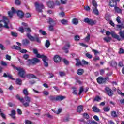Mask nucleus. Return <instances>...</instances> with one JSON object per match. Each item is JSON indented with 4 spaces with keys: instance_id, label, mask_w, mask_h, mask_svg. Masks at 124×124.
I'll list each match as a JSON object with an SVG mask.
<instances>
[{
    "instance_id": "obj_36",
    "label": "nucleus",
    "mask_w": 124,
    "mask_h": 124,
    "mask_svg": "<svg viewBox=\"0 0 124 124\" xmlns=\"http://www.w3.org/2000/svg\"><path fill=\"white\" fill-rule=\"evenodd\" d=\"M72 23L74 24V25H78L79 21L77 18H74L72 19Z\"/></svg>"
},
{
    "instance_id": "obj_29",
    "label": "nucleus",
    "mask_w": 124,
    "mask_h": 124,
    "mask_svg": "<svg viewBox=\"0 0 124 124\" xmlns=\"http://www.w3.org/2000/svg\"><path fill=\"white\" fill-rule=\"evenodd\" d=\"M26 62H27V65H28V66H30V65H34V64L32 63V62H33L32 59H28Z\"/></svg>"
},
{
    "instance_id": "obj_28",
    "label": "nucleus",
    "mask_w": 124,
    "mask_h": 124,
    "mask_svg": "<svg viewBox=\"0 0 124 124\" xmlns=\"http://www.w3.org/2000/svg\"><path fill=\"white\" fill-rule=\"evenodd\" d=\"M92 109L94 113H99L100 112V110L97 107L93 106L92 107Z\"/></svg>"
},
{
    "instance_id": "obj_14",
    "label": "nucleus",
    "mask_w": 124,
    "mask_h": 124,
    "mask_svg": "<svg viewBox=\"0 0 124 124\" xmlns=\"http://www.w3.org/2000/svg\"><path fill=\"white\" fill-rule=\"evenodd\" d=\"M63 99H65V96H62V95H58L56 96V101H62V100H63Z\"/></svg>"
},
{
    "instance_id": "obj_31",
    "label": "nucleus",
    "mask_w": 124,
    "mask_h": 124,
    "mask_svg": "<svg viewBox=\"0 0 124 124\" xmlns=\"http://www.w3.org/2000/svg\"><path fill=\"white\" fill-rule=\"evenodd\" d=\"M111 116L113 118H118V114H117V112L115 111H112L111 112Z\"/></svg>"
},
{
    "instance_id": "obj_59",
    "label": "nucleus",
    "mask_w": 124,
    "mask_h": 124,
    "mask_svg": "<svg viewBox=\"0 0 124 124\" xmlns=\"http://www.w3.org/2000/svg\"><path fill=\"white\" fill-rule=\"evenodd\" d=\"M118 66L119 67H123L124 66V63L122 61H120L118 63Z\"/></svg>"
},
{
    "instance_id": "obj_30",
    "label": "nucleus",
    "mask_w": 124,
    "mask_h": 124,
    "mask_svg": "<svg viewBox=\"0 0 124 124\" xmlns=\"http://www.w3.org/2000/svg\"><path fill=\"white\" fill-rule=\"evenodd\" d=\"M92 9L95 15H99V12L98 11V9H97V7L92 8Z\"/></svg>"
},
{
    "instance_id": "obj_27",
    "label": "nucleus",
    "mask_w": 124,
    "mask_h": 124,
    "mask_svg": "<svg viewBox=\"0 0 124 124\" xmlns=\"http://www.w3.org/2000/svg\"><path fill=\"white\" fill-rule=\"evenodd\" d=\"M32 60L33 61L32 64H34V65L35 64V63H38L40 62V60L37 58H34Z\"/></svg>"
},
{
    "instance_id": "obj_48",
    "label": "nucleus",
    "mask_w": 124,
    "mask_h": 124,
    "mask_svg": "<svg viewBox=\"0 0 124 124\" xmlns=\"http://www.w3.org/2000/svg\"><path fill=\"white\" fill-rule=\"evenodd\" d=\"M19 31L21 32V33H24L25 32V30L24 29V28L23 27H20L19 28Z\"/></svg>"
},
{
    "instance_id": "obj_23",
    "label": "nucleus",
    "mask_w": 124,
    "mask_h": 124,
    "mask_svg": "<svg viewBox=\"0 0 124 124\" xmlns=\"http://www.w3.org/2000/svg\"><path fill=\"white\" fill-rule=\"evenodd\" d=\"M83 110H84V107L82 105H80L78 106L77 108V112L78 113H81L83 112Z\"/></svg>"
},
{
    "instance_id": "obj_55",
    "label": "nucleus",
    "mask_w": 124,
    "mask_h": 124,
    "mask_svg": "<svg viewBox=\"0 0 124 124\" xmlns=\"http://www.w3.org/2000/svg\"><path fill=\"white\" fill-rule=\"evenodd\" d=\"M63 50H64V52L66 53V54H67V53L69 52L68 48H66V46H64L63 47Z\"/></svg>"
},
{
    "instance_id": "obj_46",
    "label": "nucleus",
    "mask_w": 124,
    "mask_h": 124,
    "mask_svg": "<svg viewBox=\"0 0 124 124\" xmlns=\"http://www.w3.org/2000/svg\"><path fill=\"white\" fill-rule=\"evenodd\" d=\"M61 23H62V25H66V24H67V20L65 19H62L61 20Z\"/></svg>"
},
{
    "instance_id": "obj_10",
    "label": "nucleus",
    "mask_w": 124,
    "mask_h": 124,
    "mask_svg": "<svg viewBox=\"0 0 124 124\" xmlns=\"http://www.w3.org/2000/svg\"><path fill=\"white\" fill-rule=\"evenodd\" d=\"M16 13L19 19H23V18L25 17V13H24V12L22 10L16 11Z\"/></svg>"
},
{
    "instance_id": "obj_60",
    "label": "nucleus",
    "mask_w": 124,
    "mask_h": 124,
    "mask_svg": "<svg viewBox=\"0 0 124 124\" xmlns=\"http://www.w3.org/2000/svg\"><path fill=\"white\" fill-rule=\"evenodd\" d=\"M62 108H58V111L56 112V114L57 115H59V114H61V113H62Z\"/></svg>"
},
{
    "instance_id": "obj_7",
    "label": "nucleus",
    "mask_w": 124,
    "mask_h": 124,
    "mask_svg": "<svg viewBox=\"0 0 124 124\" xmlns=\"http://www.w3.org/2000/svg\"><path fill=\"white\" fill-rule=\"evenodd\" d=\"M97 82L98 84H105L106 81L109 82L110 81V78L108 77L103 78L102 77H99L97 78Z\"/></svg>"
},
{
    "instance_id": "obj_6",
    "label": "nucleus",
    "mask_w": 124,
    "mask_h": 124,
    "mask_svg": "<svg viewBox=\"0 0 124 124\" xmlns=\"http://www.w3.org/2000/svg\"><path fill=\"white\" fill-rule=\"evenodd\" d=\"M26 36L30 41H36L37 43H41V40L39 39L37 35H35L34 37H33L31 34V33H27Z\"/></svg>"
},
{
    "instance_id": "obj_32",
    "label": "nucleus",
    "mask_w": 124,
    "mask_h": 124,
    "mask_svg": "<svg viewBox=\"0 0 124 124\" xmlns=\"http://www.w3.org/2000/svg\"><path fill=\"white\" fill-rule=\"evenodd\" d=\"M12 48V49H15V50H17V51H20L21 50V47L16 45L13 46Z\"/></svg>"
},
{
    "instance_id": "obj_61",
    "label": "nucleus",
    "mask_w": 124,
    "mask_h": 124,
    "mask_svg": "<svg viewBox=\"0 0 124 124\" xmlns=\"http://www.w3.org/2000/svg\"><path fill=\"white\" fill-rule=\"evenodd\" d=\"M25 31L27 32H31V30L30 28H25Z\"/></svg>"
},
{
    "instance_id": "obj_40",
    "label": "nucleus",
    "mask_w": 124,
    "mask_h": 124,
    "mask_svg": "<svg viewBox=\"0 0 124 124\" xmlns=\"http://www.w3.org/2000/svg\"><path fill=\"white\" fill-rule=\"evenodd\" d=\"M99 100H101V98L99 96H96L93 101H97L98 102Z\"/></svg>"
},
{
    "instance_id": "obj_64",
    "label": "nucleus",
    "mask_w": 124,
    "mask_h": 124,
    "mask_svg": "<svg viewBox=\"0 0 124 124\" xmlns=\"http://www.w3.org/2000/svg\"><path fill=\"white\" fill-rule=\"evenodd\" d=\"M25 123L26 124H32V122H31V121H30V120H27L25 121Z\"/></svg>"
},
{
    "instance_id": "obj_9",
    "label": "nucleus",
    "mask_w": 124,
    "mask_h": 124,
    "mask_svg": "<svg viewBox=\"0 0 124 124\" xmlns=\"http://www.w3.org/2000/svg\"><path fill=\"white\" fill-rule=\"evenodd\" d=\"M84 22L89 25H91V26H93V25L96 24V20L93 21V19H91L89 18H85L84 20Z\"/></svg>"
},
{
    "instance_id": "obj_33",
    "label": "nucleus",
    "mask_w": 124,
    "mask_h": 124,
    "mask_svg": "<svg viewBox=\"0 0 124 124\" xmlns=\"http://www.w3.org/2000/svg\"><path fill=\"white\" fill-rule=\"evenodd\" d=\"M16 84H17V85H19V86H21V85H22V79L20 78L16 79Z\"/></svg>"
},
{
    "instance_id": "obj_34",
    "label": "nucleus",
    "mask_w": 124,
    "mask_h": 124,
    "mask_svg": "<svg viewBox=\"0 0 124 124\" xmlns=\"http://www.w3.org/2000/svg\"><path fill=\"white\" fill-rule=\"evenodd\" d=\"M48 98L50 101H56V97L53 95H50L48 97Z\"/></svg>"
},
{
    "instance_id": "obj_1",
    "label": "nucleus",
    "mask_w": 124,
    "mask_h": 124,
    "mask_svg": "<svg viewBox=\"0 0 124 124\" xmlns=\"http://www.w3.org/2000/svg\"><path fill=\"white\" fill-rule=\"evenodd\" d=\"M23 93L24 95H25L24 97V100L26 102L23 104V105L24 106V107H29V106H30V103L31 102V97L28 96L29 92L28 91V89L27 88L23 89Z\"/></svg>"
},
{
    "instance_id": "obj_16",
    "label": "nucleus",
    "mask_w": 124,
    "mask_h": 124,
    "mask_svg": "<svg viewBox=\"0 0 124 124\" xmlns=\"http://www.w3.org/2000/svg\"><path fill=\"white\" fill-rule=\"evenodd\" d=\"M114 9L115 12H116V13H118L119 14H122L123 12V10L117 6L114 8Z\"/></svg>"
},
{
    "instance_id": "obj_37",
    "label": "nucleus",
    "mask_w": 124,
    "mask_h": 124,
    "mask_svg": "<svg viewBox=\"0 0 124 124\" xmlns=\"http://www.w3.org/2000/svg\"><path fill=\"white\" fill-rule=\"evenodd\" d=\"M50 45H51V43H50V41H49V40H47L45 44L46 48H49V47H50Z\"/></svg>"
},
{
    "instance_id": "obj_53",
    "label": "nucleus",
    "mask_w": 124,
    "mask_h": 124,
    "mask_svg": "<svg viewBox=\"0 0 124 124\" xmlns=\"http://www.w3.org/2000/svg\"><path fill=\"white\" fill-rule=\"evenodd\" d=\"M85 55L87 57V58H88V59H92V58H93V55L90 54V53H86Z\"/></svg>"
},
{
    "instance_id": "obj_2",
    "label": "nucleus",
    "mask_w": 124,
    "mask_h": 124,
    "mask_svg": "<svg viewBox=\"0 0 124 124\" xmlns=\"http://www.w3.org/2000/svg\"><path fill=\"white\" fill-rule=\"evenodd\" d=\"M8 23H9V20L5 16L3 17V20H0V31H2V28H5V29H9L8 26Z\"/></svg>"
},
{
    "instance_id": "obj_39",
    "label": "nucleus",
    "mask_w": 124,
    "mask_h": 124,
    "mask_svg": "<svg viewBox=\"0 0 124 124\" xmlns=\"http://www.w3.org/2000/svg\"><path fill=\"white\" fill-rule=\"evenodd\" d=\"M92 4L94 8H96L98 6L97 3L96 2V1H95V0H92Z\"/></svg>"
},
{
    "instance_id": "obj_4",
    "label": "nucleus",
    "mask_w": 124,
    "mask_h": 124,
    "mask_svg": "<svg viewBox=\"0 0 124 124\" xmlns=\"http://www.w3.org/2000/svg\"><path fill=\"white\" fill-rule=\"evenodd\" d=\"M119 34L120 36L116 33H112L111 36L113 38L117 39V40L118 41H122V40H124V31H120L119 33Z\"/></svg>"
},
{
    "instance_id": "obj_45",
    "label": "nucleus",
    "mask_w": 124,
    "mask_h": 124,
    "mask_svg": "<svg viewBox=\"0 0 124 124\" xmlns=\"http://www.w3.org/2000/svg\"><path fill=\"white\" fill-rule=\"evenodd\" d=\"M63 62L66 65H68L69 64V62L67 61L66 59H63Z\"/></svg>"
},
{
    "instance_id": "obj_63",
    "label": "nucleus",
    "mask_w": 124,
    "mask_h": 124,
    "mask_svg": "<svg viewBox=\"0 0 124 124\" xmlns=\"http://www.w3.org/2000/svg\"><path fill=\"white\" fill-rule=\"evenodd\" d=\"M105 20L106 21H110V16L109 15L106 16Z\"/></svg>"
},
{
    "instance_id": "obj_44",
    "label": "nucleus",
    "mask_w": 124,
    "mask_h": 124,
    "mask_svg": "<svg viewBox=\"0 0 124 124\" xmlns=\"http://www.w3.org/2000/svg\"><path fill=\"white\" fill-rule=\"evenodd\" d=\"M11 34L12 36H13L14 37H17L18 36V33L13 31L11 32Z\"/></svg>"
},
{
    "instance_id": "obj_21",
    "label": "nucleus",
    "mask_w": 124,
    "mask_h": 124,
    "mask_svg": "<svg viewBox=\"0 0 124 124\" xmlns=\"http://www.w3.org/2000/svg\"><path fill=\"white\" fill-rule=\"evenodd\" d=\"M28 78V79H31L32 78H34L35 79H36V76L33 74H27L25 77Z\"/></svg>"
},
{
    "instance_id": "obj_26",
    "label": "nucleus",
    "mask_w": 124,
    "mask_h": 124,
    "mask_svg": "<svg viewBox=\"0 0 124 124\" xmlns=\"http://www.w3.org/2000/svg\"><path fill=\"white\" fill-rule=\"evenodd\" d=\"M77 72L78 75H83V74H84V72H85V71L83 69H78Z\"/></svg>"
},
{
    "instance_id": "obj_41",
    "label": "nucleus",
    "mask_w": 124,
    "mask_h": 124,
    "mask_svg": "<svg viewBox=\"0 0 124 124\" xmlns=\"http://www.w3.org/2000/svg\"><path fill=\"white\" fill-rule=\"evenodd\" d=\"M91 39V35L90 34H88L87 36L85 38V41H87V42L90 41V40Z\"/></svg>"
},
{
    "instance_id": "obj_15",
    "label": "nucleus",
    "mask_w": 124,
    "mask_h": 124,
    "mask_svg": "<svg viewBox=\"0 0 124 124\" xmlns=\"http://www.w3.org/2000/svg\"><path fill=\"white\" fill-rule=\"evenodd\" d=\"M3 77H4L5 78H6L8 77V78H9L11 80H13V81H14V80H15V79L12 77V75H11L9 74H7L5 73H4L3 75Z\"/></svg>"
},
{
    "instance_id": "obj_25",
    "label": "nucleus",
    "mask_w": 124,
    "mask_h": 124,
    "mask_svg": "<svg viewBox=\"0 0 124 124\" xmlns=\"http://www.w3.org/2000/svg\"><path fill=\"white\" fill-rule=\"evenodd\" d=\"M47 23L49 25H56V21L51 18H49V19L47 20Z\"/></svg>"
},
{
    "instance_id": "obj_35",
    "label": "nucleus",
    "mask_w": 124,
    "mask_h": 124,
    "mask_svg": "<svg viewBox=\"0 0 124 124\" xmlns=\"http://www.w3.org/2000/svg\"><path fill=\"white\" fill-rule=\"evenodd\" d=\"M104 41H106V42H110L111 41V39H112L111 38V37H106L103 38Z\"/></svg>"
},
{
    "instance_id": "obj_57",
    "label": "nucleus",
    "mask_w": 124,
    "mask_h": 124,
    "mask_svg": "<svg viewBox=\"0 0 124 124\" xmlns=\"http://www.w3.org/2000/svg\"><path fill=\"white\" fill-rule=\"evenodd\" d=\"M31 14H30L29 13L25 14V18H31Z\"/></svg>"
},
{
    "instance_id": "obj_5",
    "label": "nucleus",
    "mask_w": 124,
    "mask_h": 124,
    "mask_svg": "<svg viewBox=\"0 0 124 124\" xmlns=\"http://www.w3.org/2000/svg\"><path fill=\"white\" fill-rule=\"evenodd\" d=\"M104 90L106 94L108 96H110V97H112V96L115 94V92L117 91V89L116 88L112 90V89L108 86H106Z\"/></svg>"
},
{
    "instance_id": "obj_22",
    "label": "nucleus",
    "mask_w": 124,
    "mask_h": 124,
    "mask_svg": "<svg viewBox=\"0 0 124 124\" xmlns=\"http://www.w3.org/2000/svg\"><path fill=\"white\" fill-rule=\"evenodd\" d=\"M16 99H18V100H20V102H22V103H26V101H25V99H24L23 98H21L19 94H17L16 95Z\"/></svg>"
},
{
    "instance_id": "obj_18",
    "label": "nucleus",
    "mask_w": 124,
    "mask_h": 124,
    "mask_svg": "<svg viewBox=\"0 0 124 124\" xmlns=\"http://www.w3.org/2000/svg\"><path fill=\"white\" fill-rule=\"evenodd\" d=\"M75 60L77 61V62L75 64L76 66H80V65L83 66V64L82 63V62H81V61H80V59H79V58H76Z\"/></svg>"
},
{
    "instance_id": "obj_43",
    "label": "nucleus",
    "mask_w": 124,
    "mask_h": 124,
    "mask_svg": "<svg viewBox=\"0 0 124 124\" xmlns=\"http://www.w3.org/2000/svg\"><path fill=\"white\" fill-rule=\"evenodd\" d=\"M39 32L42 35H46V31H43L42 30H39Z\"/></svg>"
},
{
    "instance_id": "obj_19",
    "label": "nucleus",
    "mask_w": 124,
    "mask_h": 124,
    "mask_svg": "<svg viewBox=\"0 0 124 124\" xmlns=\"http://www.w3.org/2000/svg\"><path fill=\"white\" fill-rule=\"evenodd\" d=\"M118 65V63H117V62L116 61H111L110 62V66H112V67H114L115 69H118V67H117V66Z\"/></svg>"
},
{
    "instance_id": "obj_50",
    "label": "nucleus",
    "mask_w": 124,
    "mask_h": 124,
    "mask_svg": "<svg viewBox=\"0 0 124 124\" xmlns=\"http://www.w3.org/2000/svg\"><path fill=\"white\" fill-rule=\"evenodd\" d=\"M74 39L75 41H79V40H80V36L79 35L75 36Z\"/></svg>"
},
{
    "instance_id": "obj_56",
    "label": "nucleus",
    "mask_w": 124,
    "mask_h": 124,
    "mask_svg": "<svg viewBox=\"0 0 124 124\" xmlns=\"http://www.w3.org/2000/svg\"><path fill=\"white\" fill-rule=\"evenodd\" d=\"M15 3L16 5H21V1L20 0H16Z\"/></svg>"
},
{
    "instance_id": "obj_11",
    "label": "nucleus",
    "mask_w": 124,
    "mask_h": 124,
    "mask_svg": "<svg viewBox=\"0 0 124 124\" xmlns=\"http://www.w3.org/2000/svg\"><path fill=\"white\" fill-rule=\"evenodd\" d=\"M53 61L56 63H59V62H61V61H62V57L58 55H55L53 57Z\"/></svg>"
},
{
    "instance_id": "obj_8",
    "label": "nucleus",
    "mask_w": 124,
    "mask_h": 124,
    "mask_svg": "<svg viewBox=\"0 0 124 124\" xmlns=\"http://www.w3.org/2000/svg\"><path fill=\"white\" fill-rule=\"evenodd\" d=\"M35 6L36 7V11H38V12H42V9H44V8H45L44 5L42 4H39L37 2L35 3Z\"/></svg>"
},
{
    "instance_id": "obj_13",
    "label": "nucleus",
    "mask_w": 124,
    "mask_h": 124,
    "mask_svg": "<svg viewBox=\"0 0 124 124\" xmlns=\"http://www.w3.org/2000/svg\"><path fill=\"white\" fill-rule=\"evenodd\" d=\"M109 5L110 6V7H114L115 8L116 6H117L118 3L115 1V0H112L109 1Z\"/></svg>"
},
{
    "instance_id": "obj_17",
    "label": "nucleus",
    "mask_w": 124,
    "mask_h": 124,
    "mask_svg": "<svg viewBox=\"0 0 124 124\" xmlns=\"http://www.w3.org/2000/svg\"><path fill=\"white\" fill-rule=\"evenodd\" d=\"M22 45L24 46H28L29 44H30V40H28V39H24L22 40Z\"/></svg>"
},
{
    "instance_id": "obj_47",
    "label": "nucleus",
    "mask_w": 124,
    "mask_h": 124,
    "mask_svg": "<svg viewBox=\"0 0 124 124\" xmlns=\"http://www.w3.org/2000/svg\"><path fill=\"white\" fill-rule=\"evenodd\" d=\"M84 92V88L83 87H81L79 89V92L78 93L79 95L82 94V93Z\"/></svg>"
},
{
    "instance_id": "obj_42",
    "label": "nucleus",
    "mask_w": 124,
    "mask_h": 124,
    "mask_svg": "<svg viewBox=\"0 0 124 124\" xmlns=\"http://www.w3.org/2000/svg\"><path fill=\"white\" fill-rule=\"evenodd\" d=\"M72 89L73 90L72 92L73 94L77 95V90H76V88L75 87H72Z\"/></svg>"
},
{
    "instance_id": "obj_52",
    "label": "nucleus",
    "mask_w": 124,
    "mask_h": 124,
    "mask_svg": "<svg viewBox=\"0 0 124 124\" xmlns=\"http://www.w3.org/2000/svg\"><path fill=\"white\" fill-rule=\"evenodd\" d=\"M29 58H30V55H29L28 54H24L23 56V58L24 60H28V59H29Z\"/></svg>"
},
{
    "instance_id": "obj_3",
    "label": "nucleus",
    "mask_w": 124,
    "mask_h": 124,
    "mask_svg": "<svg viewBox=\"0 0 124 124\" xmlns=\"http://www.w3.org/2000/svg\"><path fill=\"white\" fill-rule=\"evenodd\" d=\"M12 66L14 68V69H16L17 71H18V75L21 78H26V71L23 68L21 67H17L15 66L14 65H12Z\"/></svg>"
},
{
    "instance_id": "obj_38",
    "label": "nucleus",
    "mask_w": 124,
    "mask_h": 124,
    "mask_svg": "<svg viewBox=\"0 0 124 124\" xmlns=\"http://www.w3.org/2000/svg\"><path fill=\"white\" fill-rule=\"evenodd\" d=\"M36 55L37 58H41V59H43V60L46 57V56L44 55H40V54H39L38 53Z\"/></svg>"
},
{
    "instance_id": "obj_49",
    "label": "nucleus",
    "mask_w": 124,
    "mask_h": 124,
    "mask_svg": "<svg viewBox=\"0 0 124 124\" xmlns=\"http://www.w3.org/2000/svg\"><path fill=\"white\" fill-rule=\"evenodd\" d=\"M110 108H108V107H105L103 108L104 112H109V111H110Z\"/></svg>"
},
{
    "instance_id": "obj_62",
    "label": "nucleus",
    "mask_w": 124,
    "mask_h": 124,
    "mask_svg": "<svg viewBox=\"0 0 124 124\" xmlns=\"http://www.w3.org/2000/svg\"><path fill=\"white\" fill-rule=\"evenodd\" d=\"M0 49H1V50H2L3 51H4V50H5V47H4V46H3L2 44H0Z\"/></svg>"
},
{
    "instance_id": "obj_54",
    "label": "nucleus",
    "mask_w": 124,
    "mask_h": 124,
    "mask_svg": "<svg viewBox=\"0 0 124 124\" xmlns=\"http://www.w3.org/2000/svg\"><path fill=\"white\" fill-rule=\"evenodd\" d=\"M8 14L9 15V17H10V18H12V17H13V13H12V12H11V11L8 12Z\"/></svg>"
},
{
    "instance_id": "obj_20",
    "label": "nucleus",
    "mask_w": 124,
    "mask_h": 124,
    "mask_svg": "<svg viewBox=\"0 0 124 124\" xmlns=\"http://www.w3.org/2000/svg\"><path fill=\"white\" fill-rule=\"evenodd\" d=\"M47 57L46 56L45 58L43 59L45 67H48V66H49V63L47 62Z\"/></svg>"
},
{
    "instance_id": "obj_12",
    "label": "nucleus",
    "mask_w": 124,
    "mask_h": 124,
    "mask_svg": "<svg viewBox=\"0 0 124 124\" xmlns=\"http://www.w3.org/2000/svg\"><path fill=\"white\" fill-rule=\"evenodd\" d=\"M16 111L15 110H12L11 111V114H9V115L10 117L12 118L13 120H16Z\"/></svg>"
},
{
    "instance_id": "obj_24",
    "label": "nucleus",
    "mask_w": 124,
    "mask_h": 124,
    "mask_svg": "<svg viewBox=\"0 0 124 124\" xmlns=\"http://www.w3.org/2000/svg\"><path fill=\"white\" fill-rule=\"evenodd\" d=\"M47 6L48 7H50V8H54V6H55V3H54V1H49L47 3Z\"/></svg>"
},
{
    "instance_id": "obj_58",
    "label": "nucleus",
    "mask_w": 124,
    "mask_h": 124,
    "mask_svg": "<svg viewBox=\"0 0 124 124\" xmlns=\"http://www.w3.org/2000/svg\"><path fill=\"white\" fill-rule=\"evenodd\" d=\"M82 62L84 65H88V64H89V62L85 61L84 60H82Z\"/></svg>"
},
{
    "instance_id": "obj_51",
    "label": "nucleus",
    "mask_w": 124,
    "mask_h": 124,
    "mask_svg": "<svg viewBox=\"0 0 124 124\" xmlns=\"http://www.w3.org/2000/svg\"><path fill=\"white\" fill-rule=\"evenodd\" d=\"M83 117L84 118H85V119H86V120H88V119H90V115H89V114H88L87 113H84Z\"/></svg>"
}]
</instances>
